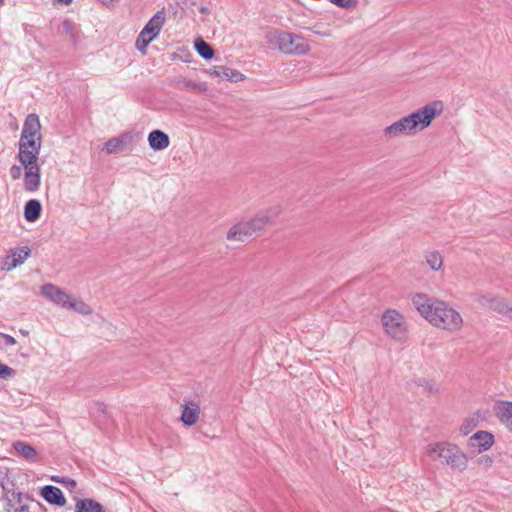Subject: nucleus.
Returning a JSON list of instances; mask_svg holds the SVG:
<instances>
[{
	"label": "nucleus",
	"mask_w": 512,
	"mask_h": 512,
	"mask_svg": "<svg viewBox=\"0 0 512 512\" xmlns=\"http://www.w3.org/2000/svg\"><path fill=\"white\" fill-rule=\"evenodd\" d=\"M199 10H200V12L202 14H209L210 13V10L207 7H205V6L200 7Z\"/></svg>",
	"instance_id": "obj_39"
},
{
	"label": "nucleus",
	"mask_w": 512,
	"mask_h": 512,
	"mask_svg": "<svg viewBox=\"0 0 512 512\" xmlns=\"http://www.w3.org/2000/svg\"><path fill=\"white\" fill-rule=\"evenodd\" d=\"M66 309L73 310L82 315H89L92 313V309L84 301L77 299L71 295L69 303Z\"/></svg>",
	"instance_id": "obj_22"
},
{
	"label": "nucleus",
	"mask_w": 512,
	"mask_h": 512,
	"mask_svg": "<svg viewBox=\"0 0 512 512\" xmlns=\"http://www.w3.org/2000/svg\"><path fill=\"white\" fill-rule=\"evenodd\" d=\"M2 338L4 339V343L7 346H13L16 344V340L14 337L8 334H2Z\"/></svg>",
	"instance_id": "obj_37"
},
{
	"label": "nucleus",
	"mask_w": 512,
	"mask_h": 512,
	"mask_svg": "<svg viewBox=\"0 0 512 512\" xmlns=\"http://www.w3.org/2000/svg\"><path fill=\"white\" fill-rule=\"evenodd\" d=\"M28 506L23 504L15 509V512H28Z\"/></svg>",
	"instance_id": "obj_38"
},
{
	"label": "nucleus",
	"mask_w": 512,
	"mask_h": 512,
	"mask_svg": "<svg viewBox=\"0 0 512 512\" xmlns=\"http://www.w3.org/2000/svg\"><path fill=\"white\" fill-rule=\"evenodd\" d=\"M41 148V140L24 139L19 140L18 160L21 164H31L37 162Z\"/></svg>",
	"instance_id": "obj_7"
},
{
	"label": "nucleus",
	"mask_w": 512,
	"mask_h": 512,
	"mask_svg": "<svg viewBox=\"0 0 512 512\" xmlns=\"http://www.w3.org/2000/svg\"><path fill=\"white\" fill-rule=\"evenodd\" d=\"M495 414L500 423L512 432V402L502 401L495 406Z\"/></svg>",
	"instance_id": "obj_15"
},
{
	"label": "nucleus",
	"mask_w": 512,
	"mask_h": 512,
	"mask_svg": "<svg viewBox=\"0 0 512 512\" xmlns=\"http://www.w3.org/2000/svg\"><path fill=\"white\" fill-rule=\"evenodd\" d=\"M265 40L270 48L285 54L304 55L310 51V45L304 37L289 32L271 30L266 33Z\"/></svg>",
	"instance_id": "obj_4"
},
{
	"label": "nucleus",
	"mask_w": 512,
	"mask_h": 512,
	"mask_svg": "<svg viewBox=\"0 0 512 512\" xmlns=\"http://www.w3.org/2000/svg\"><path fill=\"white\" fill-rule=\"evenodd\" d=\"M427 455L433 460H440L450 468L464 471L468 466L466 454L455 444L450 442H436L428 444Z\"/></svg>",
	"instance_id": "obj_3"
},
{
	"label": "nucleus",
	"mask_w": 512,
	"mask_h": 512,
	"mask_svg": "<svg viewBox=\"0 0 512 512\" xmlns=\"http://www.w3.org/2000/svg\"><path fill=\"white\" fill-rule=\"evenodd\" d=\"M148 142L150 147L155 151L166 149L170 144L168 135L161 130H153L150 132Z\"/></svg>",
	"instance_id": "obj_19"
},
{
	"label": "nucleus",
	"mask_w": 512,
	"mask_h": 512,
	"mask_svg": "<svg viewBox=\"0 0 512 512\" xmlns=\"http://www.w3.org/2000/svg\"><path fill=\"white\" fill-rule=\"evenodd\" d=\"M42 211L41 203L36 199L26 202L24 207V218L28 222H35L40 218Z\"/></svg>",
	"instance_id": "obj_20"
},
{
	"label": "nucleus",
	"mask_w": 512,
	"mask_h": 512,
	"mask_svg": "<svg viewBox=\"0 0 512 512\" xmlns=\"http://www.w3.org/2000/svg\"><path fill=\"white\" fill-rule=\"evenodd\" d=\"M207 74L231 82H240L245 78L238 70L223 65L210 68L207 70Z\"/></svg>",
	"instance_id": "obj_12"
},
{
	"label": "nucleus",
	"mask_w": 512,
	"mask_h": 512,
	"mask_svg": "<svg viewBox=\"0 0 512 512\" xmlns=\"http://www.w3.org/2000/svg\"><path fill=\"white\" fill-rule=\"evenodd\" d=\"M330 3L344 9L353 8L357 4V0H328Z\"/></svg>",
	"instance_id": "obj_32"
},
{
	"label": "nucleus",
	"mask_w": 512,
	"mask_h": 512,
	"mask_svg": "<svg viewBox=\"0 0 512 512\" xmlns=\"http://www.w3.org/2000/svg\"><path fill=\"white\" fill-rule=\"evenodd\" d=\"M111 2H112V0H102V3H103L104 5H108V4H110Z\"/></svg>",
	"instance_id": "obj_41"
},
{
	"label": "nucleus",
	"mask_w": 512,
	"mask_h": 512,
	"mask_svg": "<svg viewBox=\"0 0 512 512\" xmlns=\"http://www.w3.org/2000/svg\"><path fill=\"white\" fill-rule=\"evenodd\" d=\"M3 4V0H0V6Z\"/></svg>",
	"instance_id": "obj_42"
},
{
	"label": "nucleus",
	"mask_w": 512,
	"mask_h": 512,
	"mask_svg": "<svg viewBox=\"0 0 512 512\" xmlns=\"http://www.w3.org/2000/svg\"><path fill=\"white\" fill-rule=\"evenodd\" d=\"M443 103L433 101L406 115L415 134L429 127L432 121L443 112Z\"/></svg>",
	"instance_id": "obj_6"
},
{
	"label": "nucleus",
	"mask_w": 512,
	"mask_h": 512,
	"mask_svg": "<svg viewBox=\"0 0 512 512\" xmlns=\"http://www.w3.org/2000/svg\"><path fill=\"white\" fill-rule=\"evenodd\" d=\"M280 213L281 209L279 206H272L261 210L251 219L241 220L231 226L226 238L232 242L249 241L259 236L268 225L275 223Z\"/></svg>",
	"instance_id": "obj_2"
},
{
	"label": "nucleus",
	"mask_w": 512,
	"mask_h": 512,
	"mask_svg": "<svg viewBox=\"0 0 512 512\" xmlns=\"http://www.w3.org/2000/svg\"><path fill=\"white\" fill-rule=\"evenodd\" d=\"M425 260L428 266L434 271L440 270L443 265L441 254L435 250L427 251L425 253Z\"/></svg>",
	"instance_id": "obj_23"
},
{
	"label": "nucleus",
	"mask_w": 512,
	"mask_h": 512,
	"mask_svg": "<svg viewBox=\"0 0 512 512\" xmlns=\"http://www.w3.org/2000/svg\"><path fill=\"white\" fill-rule=\"evenodd\" d=\"M15 451L23 457L27 461H35L37 457L36 450L29 444H26L21 441H17L14 443Z\"/></svg>",
	"instance_id": "obj_21"
},
{
	"label": "nucleus",
	"mask_w": 512,
	"mask_h": 512,
	"mask_svg": "<svg viewBox=\"0 0 512 512\" xmlns=\"http://www.w3.org/2000/svg\"><path fill=\"white\" fill-rule=\"evenodd\" d=\"M179 85L181 88L197 94L204 93L207 90V86L205 83L195 82L190 79H182L179 82Z\"/></svg>",
	"instance_id": "obj_24"
},
{
	"label": "nucleus",
	"mask_w": 512,
	"mask_h": 512,
	"mask_svg": "<svg viewBox=\"0 0 512 512\" xmlns=\"http://www.w3.org/2000/svg\"><path fill=\"white\" fill-rule=\"evenodd\" d=\"M24 168V189L28 192H36L40 188L41 177L38 162L22 164Z\"/></svg>",
	"instance_id": "obj_9"
},
{
	"label": "nucleus",
	"mask_w": 512,
	"mask_h": 512,
	"mask_svg": "<svg viewBox=\"0 0 512 512\" xmlns=\"http://www.w3.org/2000/svg\"><path fill=\"white\" fill-rule=\"evenodd\" d=\"M496 296L489 293H477L474 300L482 307L491 308Z\"/></svg>",
	"instance_id": "obj_28"
},
{
	"label": "nucleus",
	"mask_w": 512,
	"mask_h": 512,
	"mask_svg": "<svg viewBox=\"0 0 512 512\" xmlns=\"http://www.w3.org/2000/svg\"><path fill=\"white\" fill-rule=\"evenodd\" d=\"M200 405L196 401H185L181 404L180 420L185 426H193L199 421Z\"/></svg>",
	"instance_id": "obj_11"
},
{
	"label": "nucleus",
	"mask_w": 512,
	"mask_h": 512,
	"mask_svg": "<svg viewBox=\"0 0 512 512\" xmlns=\"http://www.w3.org/2000/svg\"><path fill=\"white\" fill-rule=\"evenodd\" d=\"M475 427L474 420L466 421L460 428L462 435H467Z\"/></svg>",
	"instance_id": "obj_36"
},
{
	"label": "nucleus",
	"mask_w": 512,
	"mask_h": 512,
	"mask_svg": "<svg viewBox=\"0 0 512 512\" xmlns=\"http://www.w3.org/2000/svg\"><path fill=\"white\" fill-rule=\"evenodd\" d=\"M41 124L36 114H29L23 125L20 138L41 140Z\"/></svg>",
	"instance_id": "obj_13"
},
{
	"label": "nucleus",
	"mask_w": 512,
	"mask_h": 512,
	"mask_svg": "<svg viewBox=\"0 0 512 512\" xmlns=\"http://www.w3.org/2000/svg\"><path fill=\"white\" fill-rule=\"evenodd\" d=\"M509 307L510 305L507 304L502 298L496 296L490 309L505 317L507 312L509 311Z\"/></svg>",
	"instance_id": "obj_29"
},
{
	"label": "nucleus",
	"mask_w": 512,
	"mask_h": 512,
	"mask_svg": "<svg viewBox=\"0 0 512 512\" xmlns=\"http://www.w3.org/2000/svg\"><path fill=\"white\" fill-rule=\"evenodd\" d=\"M412 304L423 318L437 328L456 332L463 325L460 313L444 301L417 293L412 297Z\"/></svg>",
	"instance_id": "obj_1"
},
{
	"label": "nucleus",
	"mask_w": 512,
	"mask_h": 512,
	"mask_svg": "<svg viewBox=\"0 0 512 512\" xmlns=\"http://www.w3.org/2000/svg\"><path fill=\"white\" fill-rule=\"evenodd\" d=\"M383 329L388 337L396 342L403 343L408 332L405 316L396 309H387L381 317Z\"/></svg>",
	"instance_id": "obj_5"
},
{
	"label": "nucleus",
	"mask_w": 512,
	"mask_h": 512,
	"mask_svg": "<svg viewBox=\"0 0 512 512\" xmlns=\"http://www.w3.org/2000/svg\"><path fill=\"white\" fill-rule=\"evenodd\" d=\"M29 254H30V250L26 247L16 250L13 253V260H12V264L9 267V269L15 268L18 265L22 264L28 258Z\"/></svg>",
	"instance_id": "obj_27"
},
{
	"label": "nucleus",
	"mask_w": 512,
	"mask_h": 512,
	"mask_svg": "<svg viewBox=\"0 0 512 512\" xmlns=\"http://www.w3.org/2000/svg\"><path fill=\"white\" fill-rule=\"evenodd\" d=\"M195 48L198 54L204 59H211L214 56V50L211 45L202 39L195 41Z\"/></svg>",
	"instance_id": "obj_26"
},
{
	"label": "nucleus",
	"mask_w": 512,
	"mask_h": 512,
	"mask_svg": "<svg viewBox=\"0 0 512 512\" xmlns=\"http://www.w3.org/2000/svg\"><path fill=\"white\" fill-rule=\"evenodd\" d=\"M152 34L145 33V29L143 28L141 32L139 33L135 46L138 51H140L142 54L146 53L148 45L153 41Z\"/></svg>",
	"instance_id": "obj_25"
},
{
	"label": "nucleus",
	"mask_w": 512,
	"mask_h": 512,
	"mask_svg": "<svg viewBox=\"0 0 512 512\" xmlns=\"http://www.w3.org/2000/svg\"><path fill=\"white\" fill-rule=\"evenodd\" d=\"M418 385L423 387L424 390L427 391L429 394H436L439 391V388L435 382L424 378L419 379Z\"/></svg>",
	"instance_id": "obj_31"
},
{
	"label": "nucleus",
	"mask_w": 512,
	"mask_h": 512,
	"mask_svg": "<svg viewBox=\"0 0 512 512\" xmlns=\"http://www.w3.org/2000/svg\"><path fill=\"white\" fill-rule=\"evenodd\" d=\"M494 442V437L492 434L486 431H479L475 433L469 439V444L472 447H478L479 451H484L489 449Z\"/></svg>",
	"instance_id": "obj_18"
},
{
	"label": "nucleus",
	"mask_w": 512,
	"mask_h": 512,
	"mask_svg": "<svg viewBox=\"0 0 512 512\" xmlns=\"http://www.w3.org/2000/svg\"><path fill=\"white\" fill-rule=\"evenodd\" d=\"M132 141V133L126 132L118 137L109 139L104 145V150L108 154L118 153L125 150L132 143Z\"/></svg>",
	"instance_id": "obj_14"
},
{
	"label": "nucleus",
	"mask_w": 512,
	"mask_h": 512,
	"mask_svg": "<svg viewBox=\"0 0 512 512\" xmlns=\"http://www.w3.org/2000/svg\"><path fill=\"white\" fill-rule=\"evenodd\" d=\"M165 19L164 10L157 11L144 26L145 33L152 34L153 39H156L165 23Z\"/></svg>",
	"instance_id": "obj_17"
},
{
	"label": "nucleus",
	"mask_w": 512,
	"mask_h": 512,
	"mask_svg": "<svg viewBox=\"0 0 512 512\" xmlns=\"http://www.w3.org/2000/svg\"><path fill=\"white\" fill-rule=\"evenodd\" d=\"M493 462H494L493 458L489 455H483L477 459V463H478L479 467H481L485 470L492 467Z\"/></svg>",
	"instance_id": "obj_33"
},
{
	"label": "nucleus",
	"mask_w": 512,
	"mask_h": 512,
	"mask_svg": "<svg viewBox=\"0 0 512 512\" xmlns=\"http://www.w3.org/2000/svg\"><path fill=\"white\" fill-rule=\"evenodd\" d=\"M15 375V370L11 367L0 363V378L8 379Z\"/></svg>",
	"instance_id": "obj_34"
},
{
	"label": "nucleus",
	"mask_w": 512,
	"mask_h": 512,
	"mask_svg": "<svg viewBox=\"0 0 512 512\" xmlns=\"http://www.w3.org/2000/svg\"><path fill=\"white\" fill-rule=\"evenodd\" d=\"M41 294L54 304L63 308L67 307L71 297V295L66 293L63 289L51 283H47L41 286Z\"/></svg>",
	"instance_id": "obj_10"
},
{
	"label": "nucleus",
	"mask_w": 512,
	"mask_h": 512,
	"mask_svg": "<svg viewBox=\"0 0 512 512\" xmlns=\"http://www.w3.org/2000/svg\"><path fill=\"white\" fill-rule=\"evenodd\" d=\"M23 166L21 165H12L10 167L9 173L13 180H18L22 177L23 174Z\"/></svg>",
	"instance_id": "obj_35"
},
{
	"label": "nucleus",
	"mask_w": 512,
	"mask_h": 512,
	"mask_svg": "<svg viewBox=\"0 0 512 512\" xmlns=\"http://www.w3.org/2000/svg\"><path fill=\"white\" fill-rule=\"evenodd\" d=\"M61 33L69 36L71 41H76L75 25L72 21L66 19L62 22Z\"/></svg>",
	"instance_id": "obj_30"
},
{
	"label": "nucleus",
	"mask_w": 512,
	"mask_h": 512,
	"mask_svg": "<svg viewBox=\"0 0 512 512\" xmlns=\"http://www.w3.org/2000/svg\"><path fill=\"white\" fill-rule=\"evenodd\" d=\"M508 310H509V311L507 312V314H506V316H505V317H506L507 319H509V320H512V305H510V307H509V309H508Z\"/></svg>",
	"instance_id": "obj_40"
},
{
	"label": "nucleus",
	"mask_w": 512,
	"mask_h": 512,
	"mask_svg": "<svg viewBox=\"0 0 512 512\" xmlns=\"http://www.w3.org/2000/svg\"><path fill=\"white\" fill-rule=\"evenodd\" d=\"M41 496L50 504L64 506L66 499L60 488L52 485L44 486L41 490Z\"/></svg>",
	"instance_id": "obj_16"
},
{
	"label": "nucleus",
	"mask_w": 512,
	"mask_h": 512,
	"mask_svg": "<svg viewBox=\"0 0 512 512\" xmlns=\"http://www.w3.org/2000/svg\"><path fill=\"white\" fill-rule=\"evenodd\" d=\"M415 135L407 116L393 122L383 130V138L385 141H391L402 136Z\"/></svg>",
	"instance_id": "obj_8"
}]
</instances>
